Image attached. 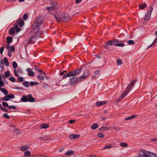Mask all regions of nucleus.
<instances>
[{
	"mask_svg": "<svg viewBox=\"0 0 157 157\" xmlns=\"http://www.w3.org/2000/svg\"><path fill=\"white\" fill-rule=\"evenodd\" d=\"M2 105L8 107V104L5 102H3L2 103Z\"/></svg>",
	"mask_w": 157,
	"mask_h": 157,
	"instance_id": "nucleus-56",
	"label": "nucleus"
},
{
	"mask_svg": "<svg viewBox=\"0 0 157 157\" xmlns=\"http://www.w3.org/2000/svg\"><path fill=\"white\" fill-rule=\"evenodd\" d=\"M116 46L120 47H123L124 46V43H118V41L117 40H116Z\"/></svg>",
	"mask_w": 157,
	"mask_h": 157,
	"instance_id": "nucleus-27",
	"label": "nucleus"
},
{
	"mask_svg": "<svg viewBox=\"0 0 157 157\" xmlns=\"http://www.w3.org/2000/svg\"><path fill=\"white\" fill-rule=\"evenodd\" d=\"M100 74V71H96L94 72V75L93 76V78H95L96 76H98Z\"/></svg>",
	"mask_w": 157,
	"mask_h": 157,
	"instance_id": "nucleus-35",
	"label": "nucleus"
},
{
	"mask_svg": "<svg viewBox=\"0 0 157 157\" xmlns=\"http://www.w3.org/2000/svg\"><path fill=\"white\" fill-rule=\"evenodd\" d=\"M38 82H34L33 81H31L30 82V84L31 86H33L34 85H36L38 84Z\"/></svg>",
	"mask_w": 157,
	"mask_h": 157,
	"instance_id": "nucleus-40",
	"label": "nucleus"
},
{
	"mask_svg": "<svg viewBox=\"0 0 157 157\" xmlns=\"http://www.w3.org/2000/svg\"><path fill=\"white\" fill-rule=\"evenodd\" d=\"M9 98L8 97L7 95L5 96L4 97H3L2 99L3 100L5 101H7L9 100Z\"/></svg>",
	"mask_w": 157,
	"mask_h": 157,
	"instance_id": "nucleus-41",
	"label": "nucleus"
},
{
	"mask_svg": "<svg viewBox=\"0 0 157 157\" xmlns=\"http://www.w3.org/2000/svg\"><path fill=\"white\" fill-rule=\"evenodd\" d=\"M112 147V146L111 145H107L105 147H104L101 150H103L105 149H109Z\"/></svg>",
	"mask_w": 157,
	"mask_h": 157,
	"instance_id": "nucleus-46",
	"label": "nucleus"
},
{
	"mask_svg": "<svg viewBox=\"0 0 157 157\" xmlns=\"http://www.w3.org/2000/svg\"><path fill=\"white\" fill-rule=\"evenodd\" d=\"M0 109L3 110L4 112H7L8 111V110L2 107H1Z\"/></svg>",
	"mask_w": 157,
	"mask_h": 157,
	"instance_id": "nucleus-57",
	"label": "nucleus"
},
{
	"mask_svg": "<svg viewBox=\"0 0 157 157\" xmlns=\"http://www.w3.org/2000/svg\"><path fill=\"white\" fill-rule=\"evenodd\" d=\"M148 152L144 150H140L139 152V157H147Z\"/></svg>",
	"mask_w": 157,
	"mask_h": 157,
	"instance_id": "nucleus-5",
	"label": "nucleus"
},
{
	"mask_svg": "<svg viewBox=\"0 0 157 157\" xmlns=\"http://www.w3.org/2000/svg\"><path fill=\"white\" fill-rule=\"evenodd\" d=\"M127 94V92L126 91H124L123 93L121 95V96L119 99V100H121L123 98L125 97Z\"/></svg>",
	"mask_w": 157,
	"mask_h": 157,
	"instance_id": "nucleus-17",
	"label": "nucleus"
},
{
	"mask_svg": "<svg viewBox=\"0 0 157 157\" xmlns=\"http://www.w3.org/2000/svg\"><path fill=\"white\" fill-rule=\"evenodd\" d=\"M137 81L136 80L132 81L128 85L127 87V90H130L131 87L134 85L136 82Z\"/></svg>",
	"mask_w": 157,
	"mask_h": 157,
	"instance_id": "nucleus-10",
	"label": "nucleus"
},
{
	"mask_svg": "<svg viewBox=\"0 0 157 157\" xmlns=\"http://www.w3.org/2000/svg\"><path fill=\"white\" fill-rule=\"evenodd\" d=\"M3 117L7 119H9L10 118V116L6 113L4 114H3Z\"/></svg>",
	"mask_w": 157,
	"mask_h": 157,
	"instance_id": "nucleus-38",
	"label": "nucleus"
},
{
	"mask_svg": "<svg viewBox=\"0 0 157 157\" xmlns=\"http://www.w3.org/2000/svg\"><path fill=\"white\" fill-rule=\"evenodd\" d=\"M35 101L34 98L32 97L31 94H29L27 96L25 95L23 96L21 99V101L22 102L29 101L34 102Z\"/></svg>",
	"mask_w": 157,
	"mask_h": 157,
	"instance_id": "nucleus-2",
	"label": "nucleus"
},
{
	"mask_svg": "<svg viewBox=\"0 0 157 157\" xmlns=\"http://www.w3.org/2000/svg\"><path fill=\"white\" fill-rule=\"evenodd\" d=\"M14 132L15 134L18 135H20L21 133L20 131L17 128L14 129Z\"/></svg>",
	"mask_w": 157,
	"mask_h": 157,
	"instance_id": "nucleus-37",
	"label": "nucleus"
},
{
	"mask_svg": "<svg viewBox=\"0 0 157 157\" xmlns=\"http://www.w3.org/2000/svg\"><path fill=\"white\" fill-rule=\"evenodd\" d=\"M24 21L21 18L18 19L16 24L19 25L20 27H22L24 25Z\"/></svg>",
	"mask_w": 157,
	"mask_h": 157,
	"instance_id": "nucleus-9",
	"label": "nucleus"
},
{
	"mask_svg": "<svg viewBox=\"0 0 157 157\" xmlns=\"http://www.w3.org/2000/svg\"><path fill=\"white\" fill-rule=\"evenodd\" d=\"M127 43L129 44H134V41L132 40H128Z\"/></svg>",
	"mask_w": 157,
	"mask_h": 157,
	"instance_id": "nucleus-48",
	"label": "nucleus"
},
{
	"mask_svg": "<svg viewBox=\"0 0 157 157\" xmlns=\"http://www.w3.org/2000/svg\"><path fill=\"white\" fill-rule=\"evenodd\" d=\"M147 157H155V155L154 153L149 151Z\"/></svg>",
	"mask_w": 157,
	"mask_h": 157,
	"instance_id": "nucleus-28",
	"label": "nucleus"
},
{
	"mask_svg": "<svg viewBox=\"0 0 157 157\" xmlns=\"http://www.w3.org/2000/svg\"><path fill=\"white\" fill-rule=\"evenodd\" d=\"M17 73L18 72V73L21 74L23 73L21 69L20 68H18L17 70Z\"/></svg>",
	"mask_w": 157,
	"mask_h": 157,
	"instance_id": "nucleus-52",
	"label": "nucleus"
},
{
	"mask_svg": "<svg viewBox=\"0 0 157 157\" xmlns=\"http://www.w3.org/2000/svg\"><path fill=\"white\" fill-rule=\"evenodd\" d=\"M18 25L16 24L14 25V29L16 30L17 33L18 32L21 30V28L18 26Z\"/></svg>",
	"mask_w": 157,
	"mask_h": 157,
	"instance_id": "nucleus-22",
	"label": "nucleus"
},
{
	"mask_svg": "<svg viewBox=\"0 0 157 157\" xmlns=\"http://www.w3.org/2000/svg\"><path fill=\"white\" fill-rule=\"evenodd\" d=\"M34 37H32L28 41H24L25 44H26V45H27L29 44L32 41H33V40L34 38Z\"/></svg>",
	"mask_w": 157,
	"mask_h": 157,
	"instance_id": "nucleus-19",
	"label": "nucleus"
},
{
	"mask_svg": "<svg viewBox=\"0 0 157 157\" xmlns=\"http://www.w3.org/2000/svg\"><path fill=\"white\" fill-rule=\"evenodd\" d=\"M120 145L121 147H126L128 146L127 144L125 143H121Z\"/></svg>",
	"mask_w": 157,
	"mask_h": 157,
	"instance_id": "nucleus-34",
	"label": "nucleus"
},
{
	"mask_svg": "<svg viewBox=\"0 0 157 157\" xmlns=\"http://www.w3.org/2000/svg\"><path fill=\"white\" fill-rule=\"evenodd\" d=\"M151 140L154 142V143H156L157 142V137H155L154 138H152L151 139Z\"/></svg>",
	"mask_w": 157,
	"mask_h": 157,
	"instance_id": "nucleus-53",
	"label": "nucleus"
},
{
	"mask_svg": "<svg viewBox=\"0 0 157 157\" xmlns=\"http://www.w3.org/2000/svg\"><path fill=\"white\" fill-rule=\"evenodd\" d=\"M10 49L11 52H14L15 51V48L13 46H12L10 48Z\"/></svg>",
	"mask_w": 157,
	"mask_h": 157,
	"instance_id": "nucleus-60",
	"label": "nucleus"
},
{
	"mask_svg": "<svg viewBox=\"0 0 157 157\" xmlns=\"http://www.w3.org/2000/svg\"><path fill=\"white\" fill-rule=\"evenodd\" d=\"M45 76H44V75H43V76H40V75L38 76V78H39L41 80L44 79V77H45Z\"/></svg>",
	"mask_w": 157,
	"mask_h": 157,
	"instance_id": "nucleus-59",
	"label": "nucleus"
},
{
	"mask_svg": "<svg viewBox=\"0 0 157 157\" xmlns=\"http://www.w3.org/2000/svg\"><path fill=\"white\" fill-rule=\"evenodd\" d=\"M39 25L36 24V25L33 28L32 32L35 33L37 32L39 30Z\"/></svg>",
	"mask_w": 157,
	"mask_h": 157,
	"instance_id": "nucleus-13",
	"label": "nucleus"
},
{
	"mask_svg": "<svg viewBox=\"0 0 157 157\" xmlns=\"http://www.w3.org/2000/svg\"><path fill=\"white\" fill-rule=\"evenodd\" d=\"M17 80L18 82H20L23 81L24 79L23 77H20L17 78Z\"/></svg>",
	"mask_w": 157,
	"mask_h": 157,
	"instance_id": "nucleus-44",
	"label": "nucleus"
},
{
	"mask_svg": "<svg viewBox=\"0 0 157 157\" xmlns=\"http://www.w3.org/2000/svg\"><path fill=\"white\" fill-rule=\"evenodd\" d=\"M48 11H53V10L55 9L54 7L52 6H47L45 8Z\"/></svg>",
	"mask_w": 157,
	"mask_h": 157,
	"instance_id": "nucleus-23",
	"label": "nucleus"
},
{
	"mask_svg": "<svg viewBox=\"0 0 157 157\" xmlns=\"http://www.w3.org/2000/svg\"><path fill=\"white\" fill-rule=\"evenodd\" d=\"M74 152L73 151L70 150L68 151L66 153V154L67 155H70L71 154H73Z\"/></svg>",
	"mask_w": 157,
	"mask_h": 157,
	"instance_id": "nucleus-42",
	"label": "nucleus"
},
{
	"mask_svg": "<svg viewBox=\"0 0 157 157\" xmlns=\"http://www.w3.org/2000/svg\"><path fill=\"white\" fill-rule=\"evenodd\" d=\"M0 90L2 91L3 93L5 95H7L8 94V92L6 89L5 88L0 87Z\"/></svg>",
	"mask_w": 157,
	"mask_h": 157,
	"instance_id": "nucleus-20",
	"label": "nucleus"
},
{
	"mask_svg": "<svg viewBox=\"0 0 157 157\" xmlns=\"http://www.w3.org/2000/svg\"><path fill=\"white\" fill-rule=\"evenodd\" d=\"M86 78V77H85L84 76H83V75H82L79 78L78 81L79 82L85 80Z\"/></svg>",
	"mask_w": 157,
	"mask_h": 157,
	"instance_id": "nucleus-29",
	"label": "nucleus"
},
{
	"mask_svg": "<svg viewBox=\"0 0 157 157\" xmlns=\"http://www.w3.org/2000/svg\"><path fill=\"white\" fill-rule=\"evenodd\" d=\"M50 4L55 9L57 8V3L56 0H50Z\"/></svg>",
	"mask_w": 157,
	"mask_h": 157,
	"instance_id": "nucleus-11",
	"label": "nucleus"
},
{
	"mask_svg": "<svg viewBox=\"0 0 157 157\" xmlns=\"http://www.w3.org/2000/svg\"><path fill=\"white\" fill-rule=\"evenodd\" d=\"M65 16V14L63 13H61L56 15H54L55 19L58 22H59L61 21H62V19L63 18V17H64Z\"/></svg>",
	"mask_w": 157,
	"mask_h": 157,
	"instance_id": "nucleus-4",
	"label": "nucleus"
},
{
	"mask_svg": "<svg viewBox=\"0 0 157 157\" xmlns=\"http://www.w3.org/2000/svg\"><path fill=\"white\" fill-rule=\"evenodd\" d=\"M4 82L2 81H0V86L1 87L2 86H4Z\"/></svg>",
	"mask_w": 157,
	"mask_h": 157,
	"instance_id": "nucleus-54",
	"label": "nucleus"
},
{
	"mask_svg": "<svg viewBox=\"0 0 157 157\" xmlns=\"http://www.w3.org/2000/svg\"><path fill=\"white\" fill-rule=\"evenodd\" d=\"M72 78H70L71 82L72 84L75 83L77 81L78 78L76 76H73Z\"/></svg>",
	"mask_w": 157,
	"mask_h": 157,
	"instance_id": "nucleus-15",
	"label": "nucleus"
},
{
	"mask_svg": "<svg viewBox=\"0 0 157 157\" xmlns=\"http://www.w3.org/2000/svg\"><path fill=\"white\" fill-rule=\"evenodd\" d=\"M117 63L118 65H119L122 64V62L121 60L118 59L117 60Z\"/></svg>",
	"mask_w": 157,
	"mask_h": 157,
	"instance_id": "nucleus-47",
	"label": "nucleus"
},
{
	"mask_svg": "<svg viewBox=\"0 0 157 157\" xmlns=\"http://www.w3.org/2000/svg\"><path fill=\"white\" fill-rule=\"evenodd\" d=\"M116 40L109 41L106 43L105 44V47L106 48H108V46H112L114 45H116Z\"/></svg>",
	"mask_w": 157,
	"mask_h": 157,
	"instance_id": "nucleus-6",
	"label": "nucleus"
},
{
	"mask_svg": "<svg viewBox=\"0 0 157 157\" xmlns=\"http://www.w3.org/2000/svg\"><path fill=\"white\" fill-rule=\"evenodd\" d=\"M7 42L8 43H11L13 41V38L12 37L8 36L6 38Z\"/></svg>",
	"mask_w": 157,
	"mask_h": 157,
	"instance_id": "nucleus-26",
	"label": "nucleus"
},
{
	"mask_svg": "<svg viewBox=\"0 0 157 157\" xmlns=\"http://www.w3.org/2000/svg\"><path fill=\"white\" fill-rule=\"evenodd\" d=\"M70 19V17L67 14H65V16L62 19L63 21H67Z\"/></svg>",
	"mask_w": 157,
	"mask_h": 157,
	"instance_id": "nucleus-14",
	"label": "nucleus"
},
{
	"mask_svg": "<svg viewBox=\"0 0 157 157\" xmlns=\"http://www.w3.org/2000/svg\"><path fill=\"white\" fill-rule=\"evenodd\" d=\"M23 18L24 20H26L28 19V15L27 13L24 14L23 16Z\"/></svg>",
	"mask_w": 157,
	"mask_h": 157,
	"instance_id": "nucleus-39",
	"label": "nucleus"
},
{
	"mask_svg": "<svg viewBox=\"0 0 157 157\" xmlns=\"http://www.w3.org/2000/svg\"><path fill=\"white\" fill-rule=\"evenodd\" d=\"M5 75L6 77H9L10 75V71H8L6 72L5 74Z\"/></svg>",
	"mask_w": 157,
	"mask_h": 157,
	"instance_id": "nucleus-45",
	"label": "nucleus"
},
{
	"mask_svg": "<svg viewBox=\"0 0 157 157\" xmlns=\"http://www.w3.org/2000/svg\"><path fill=\"white\" fill-rule=\"evenodd\" d=\"M8 108L9 109H16V107L14 105L9 106Z\"/></svg>",
	"mask_w": 157,
	"mask_h": 157,
	"instance_id": "nucleus-55",
	"label": "nucleus"
},
{
	"mask_svg": "<svg viewBox=\"0 0 157 157\" xmlns=\"http://www.w3.org/2000/svg\"><path fill=\"white\" fill-rule=\"evenodd\" d=\"M98 125L97 124H93L91 127V128L92 129H95L97 128H98Z\"/></svg>",
	"mask_w": 157,
	"mask_h": 157,
	"instance_id": "nucleus-32",
	"label": "nucleus"
},
{
	"mask_svg": "<svg viewBox=\"0 0 157 157\" xmlns=\"http://www.w3.org/2000/svg\"><path fill=\"white\" fill-rule=\"evenodd\" d=\"M29 147L26 146H23L21 147V149L23 151H24L25 150H27L28 149Z\"/></svg>",
	"mask_w": 157,
	"mask_h": 157,
	"instance_id": "nucleus-36",
	"label": "nucleus"
},
{
	"mask_svg": "<svg viewBox=\"0 0 157 157\" xmlns=\"http://www.w3.org/2000/svg\"><path fill=\"white\" fill-rule=\"evenodd\" d=\"M79 136V135H77L74 134H71L70 136L69 137L71 139H75Z\"/></svg>",
	"mask_w": 157,
	"mask_h": 157,
	"instance_id": "nucleus-24",
	"label": "nucleus"
},
{
	"mask_svg": "<svg viewBox=\"0 0 157 157\" xmlns=\"http://www.w3.org/2000/svg\"><path fill=\"white\" fill-rule=\"evenodd\" d=\"M26 71L29 72L28 75L30 76H33L34 75V73L33 71H32L30 68L27 69Z\"/></svg>",
	"mask_w": 157,
	"mask_h": 157,
	"instance_id": "nucleus-12",
	"label": "nucleus"
},
{
	"mask_svg": "<svg viewBox=\"0 0 157 157\" xmlns=\"http://www.w3.org/2000/svg\"><path fill=\"white\" fill-rule=\"evenodd\" d=\"M147 6V5L146 4H140L139 5V7L141 9H143L144 8H146Z\"/></svg>",
	"mask_w": 157,
	"mask_h": 157,
	"instance_id": "nucleus-31",
	"label": "nucleus"
},
{
	"mask_svg": "<svg viewBox=\"0 0 157 157\" xmlns=\"http://www.w3.org/2000/svg\"><path fill=\"white\" fill-rule=\"evenodd\" d=\"M157 42V38H155L152 42L153 44H155Z\"/></svg>",
	"mask_w": 157,
	"mask_h": 157,
	"instance_id": "nucleus-64",
	"label": "nucleus"
},
{
	"mask_svg": "<svg viewBox=\"0 0 157 157\" xmlns=\"http://www.w3.org/2000/svg\"><path fill=\"white\" fill-rule=\"evenodd\" d=\"M43 22V17L41 16H39L36 19V24L40 25L42 24Z\"/></svg>",
	"mask_w": 157,
	"mask_h": 157,
	"instance_id": "nucleus-7",
	"label": "nucleus"
},
{
	"mask_svg": "<svg viewBox=\"0 0 157 157\" xmlns=\"http://www.w3.org/2000/svg\"><path fill=\"white\" fill-rule=\"evenodd\" d=\"M49 125L46 124L44 123L40 124V127L41 129L46 128L48 127Z\"/></svg>",
	"mask_w": 157,
	"mask_h": 157,
	"instance_id": "nucleus-18",
	"label": "nucleus"
},
{
	"mask_svg": "<svg viewBox=\"0 0 157 157\" xmlns=\"http://www.w3.org/2000/svg\"><path fill=\"white\" fill-rule=\"evenodd\" d=\"M22 84L24 86L26 87H28L29 86V83L28 81H25L24 82L22 83Z\"/></svg>",
	"mask_w": 157,
	"mask_h": 157,
	"instance_id": "nucleus-30",
	"label": "nucleus"
},
{
	"mask_svg": "<svg viewBox=\"0 0 157 157\" xmlns=\"http://www.w3.org/2000/svg\"><path fill=\"white\" fill-rule=\"evenodd\" d=\"M12 66L13 68L14 69V75L15 76L18 77L19 75L17 73L16 70V68L17 67V63L15 62H14L12 63Z\"/></svg>",
	"mask_w": 157,
	"mask_h": 157,
	"instance_id": "nucleus-8",
	"label": "nucleus"
},
{
	"mask_svg": "<svg viewBox=\"0 0 157 157\" xmlns=\"http://www.w3.org/2000/svg\"><path fill=\"white\" fill-rule=\"evenodd\" d=\"M98 137L100 138L103 137L105 135L104 134H102L101 133H99L98 134Z\"/></svg>",
	"mask_w": 157,
	"mask_h": 157,
	"instance_id": "nucleus-49",
	"label": "nucleus"
},
{
	"mask_svg": "<svg viewBox=\"0 0 157 157\" xmlns=\"http://www.w3.org/2000/svg\"><path fill=\"white\" fill-rule=\"evenodd\" d=\"M24 155L25 156L30 155V151H26L24 153Z\"/></svg>",
	"mask_w": 157,
	"mask_h": 157,
	"instance_id": "nucleus-50",
	"label": "nucleus"
},
{
	"mask_svg": "<svg viewBox=\"0 0 157 157\" xmlns=\"http://www.w3.org/2000/svg\"><path fill=\"white\" fill-rule=\"evenodd\" d=\"M8 55L9 57H11V53L10 50H8Z\"/></svg>",
	"mask_w": 157,
	"mask_h": 157,
	"instance_id": "nucleus-63",
	"label": "nucleus"
},
{
	"mask_svg": "<svg viewBox=\"0 0 157 157\" xmlns=\"http://www.w3.org/2000/svg\"><path fill=\"white\" fill-rule=\"evenodd\" d=\"M153 9V8L152 7H151L149 9V10L146 13L145 17L144 18V20H147L150 19Z\"/></svg>",
	"mask_w": 157,
	"mask_h": 157,
	"instance_id": "nucleus-3",
	"label": "nucleus"
},
{
	"mask_svg": "<svg viewBox=\"0 0 157 157\" xmlns=\"http://www.w3.org/2000/svg\"><path fill=\"white\" fill-rule=\"evenodd\" d=\"M110 128V127H101L100 128V131H104V130H109Z\"/></svg>",
	"mask_w": 157,
	"mask_h": 157,
	"instance_id": "nucleus-25",
	"label": "nucleus"
},
{
	"mask_svg": "<svg viewBox=\"0 0 157 157\" xmlns=\"http://www.w3.org/2000/svg\"><path fill=\"white\" fill-rule=\"evenodd\" d=\"M10 44H7L6 45V48L7 49V50H10Z\"/></svg>",
	"mask_w": 157,
	"mask_h": 157,
	"instance_id": "nucleus-62",
	"label": "nucleus"
},
{
	"mask_svg": "<svg viewBox=\"0 0 157 157\" xmlns=\"http://www.w3.org/2000/svg\"><path fill=\"white\" fill-rule=\"evenodd\" d=\"M4 49V46L0 48V53L1 54H2Z\"/></svg>",
	"mask_w": 157,
	"mask_h": 157,
	"instance_id": "nucleus-58",
	"label": "nucleus"
},
{
	"mask_svg": "<svg viewBox=\"0 0 157 157\" xmlns=\"http://www.w3.org/2000/svg\"><path fill=\"white\" fill-rule=\"evenodd\" d=\"M90 74V71L88 70L85 71L83 74V76H84L86 78Z\"/></svg>",
	"mask_w": 157,
	"mask_h": 157,
	"instance_id": "nucleus-21",
	"label": "nucleus"
},
{
	"mask_svg": "<svg viewBox=\"0 0 157 157\" xmlns=\"http://www.w3.org/2000/svg\"><path fill=\"white\" fill-rule=\"evenodd\" d=\"M106 102L107 101H105L97 102H96V105L98 106L100 105H102L106 104Z\"/></svg>",
	"mask_w": 157,
	"mask_h": 157,
	"instance_id": "nucleus-16",
	"label": "nucleus"
},
{
	"mask_svg": "<svg viewBox=\"0 0 157 157\" xmlns=\"http://www.w3.org/2000/svg\"><path fill=\"white\" fill-rule=\"evenodd\" d=\"M82 70V69L80 68L71 71L66 75H63V78L64 79L69 77L76 76L80 73Z\"/></svg>",
	"mask_w": 157,
	"mask_h": 157,
	"instance_id": "nucleus-1",
	"label": "nucleus"
},
{
	"mask_svg": "<svg viewBox=\"0 0 157 157\" xmlns=\"http://www.w3.org/2000/svg\"><path fill=\"white\" fill-rule=\"evenodd\" d=\"M9 79L10 80L13 82H15V79L13 77H10L9 78Z\"/></svg>",
	"mask_w": 157,
	"mask_h": 157,
	"instance_id": "nucleus-51",
	"label": "nucleus"
},
{
	"mask_svg": "<svg viewBox=\"0 0 157 157\" xmlns=\"http://www.w3.org/2000/svg\"><path fill=\"white\" fill-rule=\"evenodd\" d=\"M9 33L11 35H13L15 33L14 29L13 27H12L10 29Z\"/></svg>",
	"mask_w": 157,
	"mask_h": 157,
	"instance_id": "nucleus-33",
	"label": "nucleus"
},
{
	"mask_svg": "<svg viewBox=\"0 0 157 157\" xmlns=\"http://www.w3.org/2000/svg\"><path fill=\"white\" fill-rule=\"evenodd\" d=\"M75 121V120H70L69 121V123L70 124H73L74 123Z\"/></svg>",
	"mask_w": 157,
	"mask_h": 157,
	"instance_id": "nucleus-61",
	"label": "nucleus"
},
{
	"mask_svg": "<svg viewBox=\"0 0 157 157\" xmlns=\"http://www.w3.org/2000/svg\"><path fill=\"white\" fill-rule=\"evenodd\" d=\"M7 95L8 96V97L9 99H14L15 98L14 95L11 94H9Z\"/></svg>",
	"mask_w": 157,
	"mask_h": 157,
	"instance_id": "nucleus-43",
	"label": "nucleus"
}]
</instances>
